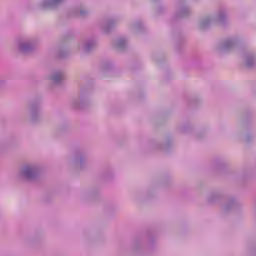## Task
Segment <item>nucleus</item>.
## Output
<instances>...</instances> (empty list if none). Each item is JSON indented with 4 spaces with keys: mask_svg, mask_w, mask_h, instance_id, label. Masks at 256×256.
<instances>
[{
    "mask_svg": "<svg viewBox=\"0 0 256 256\" xmlns=\"http://www.w3.org/2000/svg\"><path fill=\"white\" fill-rule=\"evenodd\" d=\"M58 1H60V0H54L55 3H58Z\"/></svg>",
    "mask_w": 256,
    "mask_h": 256,
    "instance_id": "nucleus-1",
    "label": "nucleus"
}]
</instances>
